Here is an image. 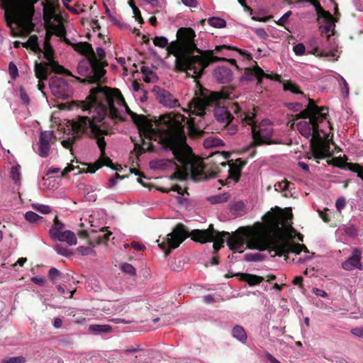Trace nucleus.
<instances>
[{"label":"nucleus","instance_id":"nucleus-1","mask_svg":"<svg viewBox=\"0 0 363 363\" xmlns=\"http://www.w3.org/2000/svg\"><path fill=\"white\" fill-rule=\"evenodd\" d=\"M186 118L180 113L172 116V113L162 116L160 120L167 126L164 135L160 138V143L165 150L172 152L173 160L161 159L152 160L150 167L153 169L175 168L172 179L184 180L189 174L194 181H202L217 177L220 171V166L225 167L228 157L219 152L213 153L205 160L196 157L191 147L186 143L184 123Z\"/></svg>","mask_w":363,"mask_h":363},{"label":"nucleus","instance_id":"nucleus-2","mask_svg":"<svg viewBox=\"0 0 363 363\" xmlns=\"http://www.w3.org/2000/svg\"><path fill=\"white\" fill-rule=\"evenodd\" d=\"M177 40L172 42L167 47V56L172 55L174 61V71L185 72L186 77L195 79L199 89L196 94L199 97L194 98L189 103L190 115L203 116L208 106L220 104V101L229 97V89L220 91H211L202 86L198 81L204 73L205 69L211 63L225 60L214 55V50H201L195 43V31L191 28H180L177 33Z\"/></svg>","mask_w":363,"mask_h":363},{"label":"nucleus","instance_id":"nucleus-3","mask_svg":"<svg viewBox=\"0 0 363 363\" xmlns=\"http://www.w3.org/2000/svg\"><path fill=\"white\" fill-rule=\"evenodd\" d=\"M115 101L120 106H124L126 113L131 117L133 122L138 126V130L142 133L145 132L149 135L152 132V121L144 115H139L130 110L125 99L118 89L105 86H96L90 91V94L84 101H80L83 111L95 113L92 118L89 116H79L77 121L72 124V130L77 134H84L88 129L96 137L98 135H108L111 130L104 122L101 128L96 123L101 122L106 116L113 121H125L118 108L115 106Z\"/></svg>","mask_w":363,"mask_h":363},{"label":"nucleus","instance_id":"nucleus-4","mask_svg":"<svg viewBox=\"0 0 363 363\" xmlns=\"http://www.w3.org/2000/svg\"><path fill=\"white\" fill-rule=\"evenodd\" d=\"M291 213L287 215L284 211L276 206L273 211H268L263 217L264 225L251 232L247 236V247L251 250L264 251L269 253L274 252L279 257L286 256L290 252L300 254L303 251L308 252V248L303 244L296 243L275 236L281 230V225L291 217Z\"/></svg>","mask_w":363,"mask_h":363},{"label":"nucleus","instance_id":"nucleus-5","mask_svg":"<svg viewBox=\"0 0 363 363\" xmlns=\"http://www.w3.org/2000/svg\"><path fill=\"white\" fill-rule=\"evenodd\" d=\"M328 116L327 106H318L313 99H308L307 107L294 116V120L308 119L298 122L296 126L303 137L310 139V149L316 160L332 156L330 144L322 140L319 133V123L326 120Z\"/></svg>","mask_w":363,"mask_h":363},{"label":"nucleus","instance_id":"nucleus-6","mask_svg":"<svg viewBox=\"0 0 363 363\" xmlns=\"http://www.w3.org/2000/svg\"><path fill=\"white\" fill-rule=\"evenodd\" d=\"M228 235L229 233L227 232L216 230L213 224H210L206 230L195 229L189 233L184 224L178 223L172 233H169L164 240L158 245L163 250H165L166 245L168 246L169 249L165 252V256H167L172 249L177 248L187 238H191L194 242L202 244L213 241V254H217L223 247L224 238Z\"/></svg>","mask_w":363,"mask_h":363},{"label":"nucleus","instance_id":"nucleus-7","mask_svg":"<svg viewBox=\"0 0 363 363\" xmlns=\"http://www.w3.org/2000/svg\"><path fill=\"white\" fill-rule=\"evenodd\" d=\"M73 49L82 55L85 59L79 61L77 66V73L79 75H86L91 72V62H96V55L92 45L88 42H80L73 45Z\"/></svg>","mask_w":363,"mask_h":363},{"label":"nucleus","instance_id":"nucleus-8","mask_svg":"<svg viewBox=\"0 0 363 363\" xmlns=\"http://www.w3.org/2000/svg\"><path fill=\"white\" fill-rule=\"evenodd\" d=\"M35 75L38 79L47 80L52 72L59 74L71 76L72 73L53 59L47 62H38L34 65Z\"/></svg>","mask_w":363,"mask_h":363},{"label":"nucleus","instance_id":"nucleus-9","mask_svg":"<svg viewBox=\"0 0 363 363\" xmlns=\"http://www.w3.org/2000/svg\"><path fill=\"white\" fill-rule=\"evenodd\" d=\"M255 122L252 126V142L250 143V147H255L264 144H271V138L273 133L272 125L267 121H262L259 125L255 126Z\"/></svg>","mask_w":363,"mask_h":363},{"label":"nucleus","instance_id":"nucleus-10","mask_svg":"<svg viewBox=\"0 0 363 363\" xmlns=\"http://www.w3.org/2000/svg\"><path fill=\"white\" fill-rule=\"evenodd\" d=\"M91 72L86 75H82L84 78L77 77V79L82 84H96L100 86L101 79L106 73L104 67L108 66V62L104 60H98L96 57V62L91 61Z\"/></svg>","mask_w":363,"mask_h":363},{"label":"nucleus","instance_id":"nucleus-11","mask_svg":"<svg viewBox=\"0 0 363 363\" xmlns=\"http://www.w3.org/2000/svg\"><path fill=\"white\" fill-rule=\"evenodd\" d=\"M94 138H96V143L101 151V156L99 159L94 164H88V167L86 169L79 170V173H94L97 169H100L104 166L108 167L112 169H116L115 164L112 162V160L106 156V143L103 135L95 136L91 133Z\"/></svg>","mask_w":363,"mask_h":363},{"label":"nucleus","instance_id":"nucleus-12","mask_svg":"<svg viewBox=\"0 0 363 363\" xmlns=\"http://www.w3.org/2000/svg\"><path fill=\"white\" fill-rule=\"evenodd\" d=\"M315 12L318 15V21L319 23H324L325 26H321L320 28L322 33H328L332 30V34H335V18L328 11L324 10L318 1L314 6Z\"/></svg>","mask_w":363,"mask_h":363},{"label":"nucleus","instance_id":"nucleus-13","mask_svg":"<svg viewBox=\"0 0 363 363\" xmlns=\"http://www.w3.org/2000/svg\"><path fill=\"white\" fill-rule=\"evenodd\" d=\"M362 252L359 248H354L352 255L342 263V268L346 271H352L354 269H363L362 263Z\"/></svg>","mask_w":363,"mask_h":363},{"label":"nucleus","instance_id":"nucleus-14","mask_svg":"<svg viewBox=\"0 0 363 363\" xmlns=\"http://www.w3.org/2000/svg\"><path fill=\"white\" fill-rule=\"evenodd\" d=\"M55 135L52 130L43 131L40 133L38 143V155L41 157H47L50 151V143L55 139Z\"/></svg>","mask_w":363,"mask_h":363},{"label":"nucleus","instance_id":"nucleus-15","mask_svg":"<svg viewBox=\"0 0 363 363\" xmlns=\"http://www.w3.org/2000/svg\"><path fill=\"white\" fill-rule=\"evenodd\" d=\"M141 133L139 131L140 138L141 139V143H135L133 152H135L137 157L142 155L143 153L147 152H153L154 146L150 142H146L145 139L152 140V136L155 133V130L153 128L152 132L149 135H147L145 132Z\"/></svg>","mask_w":363,"mask_h":363},{"label":"nucleus","instance_id":"nucleus-16","mask_svg":"<svg viewBox=\"0 0 363 363\" xmlns=\"http://www.w3.org/2000/svg\"><path fill=\"white\" fill-rule=\"evenodd\" d=\"M157 99L164 106L172 108L179 106V101L169 91L158 88Z\"/></svg>","mask_w":363,"mask_h":363},{"label":"nucleus","instance_id":"nucleus-17","mask_svg":"<svg viewBox=\"0 0 363 363\" xmlns=\"http://www.w3.org/2000/svg\"><path fill=\"white\" fill-rule=\"evenodd\" d=\"M264 72L258 65L253 67H247L244 70V73L240 77L242 81L251 82L255 79L257 80V84H261L264 78Z\"/></svg>","mask_w":363,"mask_h":363},{"label":"nucleus","instance_id":"nucleus-18","mask_svg":"<svg viewBox=\"0 0 363 363\" xmlns=\"http://www.w3.org/2000/svg\"><path fill=\"white\" fill-rule=\"evenodd\" d=\"M246 164L247 162L242 158H238L234 162L230 163L228 178L233 179L235 182H238L241 176V171Z\"/></svg>","mask_w":363,"mask_h":363},{"label":"nucleus","instance_id":"nucleus-19","mask_svg":"<svg viewBox=\"0 0 363 363\" xmlns=\"http://www.w3.org/2000/svg\"><path fill=\"white\" fill-rule=\"evenodd\" d=\"M52 240L55 241L65 242L68 245H75L77 243V239L74 234L71 230H64L60 233H52Z\"/></svg>","mask_w":363,"mask_h":363},{"label":"nucleus","instance_id":"nucleus-20","mask_svg":"<svg viewBox=\"0 0 363 363\" xmlns=\"http://www.w3.org/2000/svg\"><path fill=\"white\" fill-rule=\"evenodd\" d=\"M229 110L233 113H235L238 118H240L242 121H245L247 125H252L254 123V118L255 117V113H246L242 112L240 106L238 103H233L230 107Z\"/></svg>","mask_w":363,"mask_h":363},{"label":"nucleus","instance_id":"nucleus-21","mask_svg":"<svg viewBox=\"0 0 363 363\" xmlns=\"http://www.w3.org/2000/svg\"><path fill=\"white\" fill-rule=\"evenodd\" d=\"M67 83L62 78L52 77L50 80V86L52 90L53 95L57 97H62L64 95V91Z\"/></svg>","mask_w":363,"mask_h":363},{"label":"nucleus","instance_id":"nucleus-22","mask_svg":"<svg viewBox=\"0 0 363 363\" xmlns=\"http://www.w3.org/2000/svg\"><path fill=\"white\" fill-rule=\"evenodd\" d=\"M214 116L217 121L228 125L233 119L232 113L224 106H218L214 109Z\"/></svg>","mask_w":363,"mask_h":363},{"label":"nucleus","instance_id":"nucleus-23","mask_svg":"<svg viewBox=\"0 0 363 363\" xmlns=\"http://www.w3.org/2000/svg\"><path fill=\"white\" fill-rule=\"evenodd\" d=\"M214 76L221 84L230 82L233 79V72L227 67H218L214 71Z\"/></svg>","mask_w":363,"mask_h":363},{"label":"nucleus","instance_id":"nucleus-24","mask_svg":"<svg viewBox=\"0 0 363 363\" xmlns=\"http://www.w3.org/2000/svg\"><path fill=\"white\" fill-rule=\"evenodd\" d=\"M244 244V238L240 235H234L229 238L227 241L228 246L233 252L238 251L239 252H242L241 249L243 247Z\"/></svg>","mask_w":363,"mask_h":363},{"label":"nucleus","instance_id":"nucleus-25","mask_svg":"<svg viewBox=\"0 0 363 363\" xmlns=\"http://www.w3.org/2000/svg\"><path fill=\"white\" fill-rule=\"evenodd\" d=\"M237 276L240 280L247 282L250 286L257 285L264 280L262 277L247 273H240Z\"/></svg>","mask_w":363,"mask_h":363},{"label":"nucleus","instance_id":"nucleus-26","mask_svg":"<svg viewBox=\"0 0 363 363\" xmlns=\"http://www.w3.org/2000/svg\"><path fill=\"white\" fill-rule=\"evenodd\" d=\"M223 50H236L240 55H242V56H245L248 60H251L252 58V55L250 53H249L247 51L237 48L235 47H232V46L225 45L216 46L215 48L214 51H216L217 52H220Z\"/></svg>","mask_w":363,"mask_h":363},{"label":"nucleus","instance_id":"nucleus-27","mask_svg":"<svg viewBox=\"0 0 363 363\" xmlns=\"http://www.w3.org/2000/svg\"><path fill=\"white\" fill-rule=\"evenodd\" d=\"M43 6V19L48 23L55 16L54 7L52 4H48L46 2L42 3Z\"/></svg>","mask_w":363,"mask_h":363},{"label":"nucleus","instance_id":"nucleus-28","mask_svg":"<svg viewBox=\"0 0 363 363\" xmlns=\"http://www.w3.org/2000/svg\"><path fill=\"white\" fill-rule=\"evenodd\" d=\"M233 336L238 339L242 342H245L247 340V334L242 326L235 325L232 330Z\"/></svg>","mask_w":363,"mask_h":363},{"label":"nucleus","instance_id":"nucleus-29","mask_svg":"<svg viewBox=\"0 0 363 363\" xmlns=\"http://www.w3.org/2000/svg\"><path fill=\"white\" fill-rule=\"evenodd\" d=\"M23 46L26 48H30V50H33L35 52L41 51V50L38 45V38L36 35H30L28 38V41Z\"/></svg>","mask_w":363,"mask_h":363},{"label":"nucleus","instance_id":"nucleus-30","mask_svg":"<svg viewBox=\"0 0 363 363\" xmlns=\"http://www.w3.org/2000/svg\"><path fill=\"white\" fill-rule=\"evenodd\" d=\"M230 198V195L228 193H223L215 196H211L208 198V200L212 204H218L227 202Z\"/></svg>","mask_w":363,"mask_h":363},{"label":"nucleus","instance_id":"nucleus-31","mask_svg":"<svg viewBox=\"0 0 363 363\" xmlns=\"http://www.w3.org/2000/svg\"><path fill=\"white\" fill-rule=\"evenodd\" d=\"M89 330L96 333H109L111 331V327L108 325H90Z\"/></svg>","mask_w":363,"mask_h":363},{"label":"nucleus","instance_id":"nucleus-32","mask_svg":"<svg viewBox=\"0 0 363 363\" xmlns=\"http://www.w3.org/2000/svg\"><path fill=\"white\" fill-rule=\"evenodd\" d=\"M64 229H65V225L62 222H60L58 220L57 216H55V217L54 218V224L49 230V235H50V238L52 237V233H56V234L60 233L64 231L65 230Z\"/></svg>","mask_w":363,"mask_h":363},{"label":"nucleus","instance_id":"nucleus-33","mask_svg":"<svg viewBox=\"0 0 363 363\" xmlns=\"http://www.w3.org/2000/svg\"><path fill=\"white\" fill-rule=\"evenodd\" d=\"M335 166L341 168L345 169L347 168L350 169V171L357 173L359 170H361L363 167L358 163H352V162H343V163H336L335 164Z\"/></svg>","mask_w":363,"mask_h":363},{"label":"nucleus","instance_id":"nucleus-34","mask_svg":"<svg viewBox=\"0 0 363 363\" xmlns=\"http://www.w3.org/2000/svg\"><path fill=\"white\" fill-rule=\"evenodd\" d=\"M208 23L212 27L216 28H223L226 27V21L219 17H211L208 19Z\"/></svg>","mask_w":363,"mask_h":363},{"label":"nucleus","instance_id":"nucleus-35","mask_svg":"<svg viewBox=\"0 0 363 363\" xmlns=\"http://www.w3.org/2000/svg\"><path fill=\"white\" fill-rule=\"evenodd\" d=\"M189 125V129L190 134L194 137H201L204 131L197 128L195 125V122L192 118H190L189 121H187Z\"/></svg>","mask_w":363,"mask_h":363},{"label":"nucleus","instance_id":"nucleus-36","mask_svg":"<svg viewBox=\"0 0 363 363\" xmlns=\"http://www.w3.org/2000/svg\"><path fill=\"white\" fill-rule=\"evenodd\" d=\"M26 357L21 355L17 357H6L1 360V363H26Z\"/></svg>","mask_w":363,"mask_h":363},{"label":"nucleus","instance_id":"nucleus-37","mask_svg":"<svg viewBox=\"0 0 363 363\" xmlns=\"http://www.w3.org/2000/svg\"><path fill=\"white\" fill-rule=\"evenodd\" d=\"M230 210L235 216H241L245 210V204L242 201H238L233 203Z\"/></svg>","mask_w":363,"mask_h":363},{"label":"nucleus","instance_id":"nucleus-38","mask_svg":"<svg viewBox=\"0 0 363 363\" xmlns=\"http://www.w3.org/2000/svg\"><path fill=\"white\" fill-rule=\"evenodd\" d=\"M152 41L155 46H157L161 48H167L169 45L168 39L164 36L155 37ZM167 49V48H166V50Z\"/></svg>","mask_w":363,"mask_h":363},{"label":"nucleus","instance_id":"nucleus-39","mask_svg":"<svg viewBox=\"0 0 363 363\" xmlns=\"http://www.w3.org/2000/svg\"><path fill=\"white\" fill-rule=\"evenodd\" d=\"M112 235L111 232L104 233L103 234L98 235L94 240H91L92 243L94 241L96 242V245L106 244L109 240V237Z\"/></svg>","mask_w":363,"mask_h":363},{"label":"nucleus","instance_id":"nucleus-40","mask_svg":"<svg viewBox=\"0 0 363 363\" xmlns=\"http://www.w3.org/2000/svg\"><path fill=\"white\" fill-rule=\"evenodd\" d=\"M265 256L260 253H247L245 255V260L247 262H259L264 260Z\"/></svg>","mask_w":363,"mask_h":363},{"label":"nucleus","instance_id":"nucleus-41","mask_svg":"<svg viewBox=\"0 0 363 363\" xmlns=\"http://www.w3.org/2000/svg\"><path fill=\"white\" fill-rule=\"evenodd\" d=\"M284 89L285 91H290L291 92L294 94H303V93L299 89L298 86L291 82H287L284 84Z\"/></svg>","mask_w":363,"mask_h":363},{"label":"nucleus","instance_id":"nucleus-42","mask_svg":"<svg viewBox=\"0 0 363 363\" xmlns=\"http://www.w3.org/2000/svg\"><path fill=\"white\" fill-rule=\"evenodd\" d=\"M11 178L15 183H18L21 180L20 166L16 165L11 168Z\"/></svg>","mask_w":363,"mask_h":363},{"label":"nucleus","instance_id":"nucleus-43","mask_svg":"<svg viewBox=\"0 0 363 363\" xmlns=\"http://www.w3.org/2000/svg\"><path fill=\"white\" fill-rule=\"evenodd\" d=\"M55 250L61 255L65 257H69L72 255V252L67 247L63 246L62 244H56L54 246Z\"/></svg>","mask_w":363,"mask_h":363},{"label":"nucleus","instance_id":"nucleus-44","mask_svg":"<svg viewBox=\"0 0 363 363\" xmlns=\"http://www.w3.org/2000/svg\"><path fill=\"white\" fill-rule=\"evenodd\" d=\"M43 47L45 50L44 57L49 62L53 59L54 50L50 43H48V46L46 43H44Z\"/></svg>","mask_w":363,"mask_h":363},{"label":"nucleus","instance_id":"nucleus-45","mask_svg":"<svg viewBox=\"0 0 363 363\" xmlns=\"http://www.w3.org/2000/svg\"><path fill=\"white\" fill-rule=\"evenodd\" d=\"M121 270L130 275V276H135L136 275V269L129 263H123L121 265Z\"/></svg>","mask_w":363,"mask_h":363},{"label":"nucleus","instance_id":"nucleus-46","mask_svg":"<svg viewBox=\"0 0 363 363\" xmlns=\"http://www.w3.org/2000/svg\"><path fill=\"white\" fill-rule=\"evenodd\" d=\"M63 277L62 274L56 268L52 267L50 269L48 272V278L54 281L57 279H61Z\"/></svg>","mask_w":363,"mask_h":363},{"label":"nucleus","instance_id":"nucleus-47","mask_svg":"<svg viewBox=\"0 0 363 363\" xmlns=\"http://www.w3.org/2000/svg\"><path fill=\"white\" fill-rule=\"evenodd\" d=\"M54 30L55 35L62 38L66 35V29L63 25L59 26H50Z\"/></svg>","mask_w":363,"mask_h":363},{"label":"nucleus","instance_id":"nucleus-48","mask_svg":"<svg viewBox=\"0 0 363 363\" xmlns=\"http://www.w3.org/2000/svg\"><path fill=\"white\" fill-rule=\"evenodd\" d=\"M292 14V12L291 11H289L287 12H286L278 21H275L276 24H277L278 26H283L285 28V29H286L287 30H289V32H291L286 26V23H287L288 21V19L291 16V15Z\"/></svg>","mask_w":363,"mask_h":363},{"label":"nucleus","instance_id":"nucleus-49","mask_svg":"<svg viewBox=\"0 0 363 363\" xmlns=\"http://www.w3.org/2000/svg\"><path fill=\"white\" fill-rule=\"evenodd\" d=\"M24 217H25L26 220L30 223H35L39 219L42 218L41 216H40L39 215H38L37 213H35V212H33V211L26 212Z\"/></svg>","mask_w":363,"mask_h":363},{"label":"nucleus","instance_id":"nucleus-50","mask_svg":"<svg viewBox=\"0 0 363 363\" xmlns=\"http://www.w3.org/2000/svg\"><path fill=\"white\" fill-rule=\"evenodd\" d=\"M290 184L291 183L289 182H288L287 180H284L282 182H277V184H275L274 188L276 191H285L289 189Z\"/></svg>","mask_w":363,"mask_h":363},{"label":"nucleus","instance_id":"nucleus-51","mask_svg":"<svg viewBox=\"0 0 363 363\" xmlns=\"http://www.w3.org/2000/svg\"><path fill=\"white\" fill-rule=\"evenodd\" d=\"M293 51L296 55H303L306 51L305 45L303 43H299L294 46Z\"/></svg>","mask_w":363,"mask_h":363},{"label":"nucleus","instance_id":"nucleus-52","mask_svg":"<svg viewBox=\"0 0 363 363\" xmlns=\"http://www.w3.org/2000/svg\"><path fill=\"white\" fill-rule=\"evenodd\" d=\"M33 207L38 211H39L42 213H44V214L48 213L51 211V208L46 205L35 204V205H33Z\"/></svg>","mask_w":363,"mask_h":363},{"label":"nucleus","instance_id":"nucleus-53","mask_svg":"<svg viewBox=\"0 0 363 363\" xmlns=\"http://www.w3.org/2000/svg\"><path fill=\"white\" fill-rule=\"evenodd\" d=\"M313 54L316 55L317 56H320V57H332L335 56V54H334L333 52H331V51H330V52L320 51L318 48H315L313 49Z\"/></svg>","mask_w":363,"mask_h":363},{"label":"nucleus","instance_id":"nucleus-54","mask_svg":"<svg viewBox=\"0 0 363 363\" xmlns=\"http://www.w3.org/2000/svg\"><path fill=\"white\" fill-rule=\"evenodd\" d=\"M346 206V201L344 197H339L335 202V206L337 210L339 212H341V211Z\"/></svg>","mask_w":363,"mask_h":363},{"label":"nucleus","instance_id":"nucleus-55","mask_svg":"<svg viewBox=\"0 0 363 363\" xmlns=\"http://www.w3.org/2000/svg\"><path fill=\"white\" fill-rule=\"evenodd\" d=\"M76 140L75 137L69 138L67 140H64L61 142L62 145L66 149L72 150V146Z\"/></svg>","mask_w":363,"mask_h":363},{"label":"nucleus","instance_id":"nucleus-56","mask_svg":"<svg viewBox=\"0 0 363 363\" xmlns=\"http://www.w3.org/2000/svg\"><path fill=\"white\" fill-rule=\"evenodd\" d=\"M19 92H20V98H21V101L25 104H28L30 102V98H29L28 95L27 94L26 90L23 87H21L19 89Z\"/></svg>","mask_w":363,"mask_h":363},{"label":"nucleus","instance_id":"nucleus-57","mask_svg":"<svg viewBox=\"0 0 363 363\" xmlns=\"http://www.w3.org/2000/svg\"><path fill=\"white\" fill-rule=\"evenodd\" d=\"M9 72L11 78L15 79L18 75V69L13 62H10L9 65Z\"/></svg>","mask_w":363,"mask_h":363},{"label":"nucleus","instance_id":"nucleus-58","mask_svg":"<svg viewBox=\"0 0 363 363\" xmlns=\"http://www.w3.org/2000/svg\"><path fill=\"white\" fill-rule=\"evenodd\" d=\"M341 80L340 86H342V94L344 97H346L349 95V85L344 78L342 77Z\"/></svg>","mask_w":363,"mask_h":363},{"label":"nucleus","instance_id":"nucleus-59","mask_svg":"<svg viewBox=\"0 0 363 363\" xmlns=\"http://www.w3.org/2000/svg\"><path fill=\"white\" fill-rule=\"evenodd\" d=\"M123 177L121 176L118 173H115L114 176L113 177H111L109 180H108V183L107 184L108 187V188H112L116 184V181L118 179H123Z\"/></svg>","mask_w":363,"mask_h":363},{"label":"nucleus","instance_id":"nucleus-60","mask_svg":"<svg viewBox=\"0 0 363 363\" xmlns=\"http://www.w3.org/2000/svg\"><path fill=\"white\" fill-rule=\"evenodd\" d=\"M133 12L134 13L135 18L139 23H144V20L141 16L140 11L138 7L133 8Z\"/></svg>","mask_w":363,"mask_h":363},{"label":"nucleus","instance_id":"nucleus-61","mask_svg":"<svg viewBox=\"0 0 363 363\" xmlns=\"http://www.w3.org/2000/svg\"><path fill=\"white\" fill-rule=\"evenodd\" d=\"M96 52H95L98 60H104L106 57V52L104 48L99 47L96 48Z\"/></svg>","mask_w":363,"mask_h":363},{"label":"nucleus","instance_id":"nucleus-62","mask_svg":"<svg viewBox=\"0 0 363 363\" xmlns=\"http://www.w3.org/2000/svg\"><path fill=\"white\" fill-rule=\"evenodd\" d=\"M287 107L294 111H298L302 107V104L298 102L290 103L287 104Z\"/></svg>","mask_w":363,"mask_h":363},{"label":"nucleus","instance_id":"nucleus-63","mask_svg":"<svg viewBox=\"0 0 363 363\" xmlns=\"http://www.w3.org/2000/svg\"><path fill=\"white\" fill-rule=\"evenodd\" d=\"M351 333L357 337L363 338V328H355L352 329Z\"/></svg>","mask_w":363,"mask_h":363},{"label":"nucleus","instance_id":"nucleus-64","mask_svg":"<svg viewBox=\"0 0 363 363\" xmlns=\"http://www.w3.org/2000/svg\"><path fill=\"white\" fill-rule=\"evenodd\" d=\"M255 33L259 38L262 39H266L268 37V34L264 28H257Z\"/></svg>","mask_w":363,"mask_h":363}]
</instances>
